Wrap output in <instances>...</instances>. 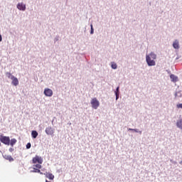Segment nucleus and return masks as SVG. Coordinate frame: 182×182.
<instances>
[{"mask_svg": "<svg viewBox=\"0 0 182 182\" xmlns=\"http://www.w3.org/2000/svg\"><path fill=\"white\" fill-rule=\"evenodd\" d=\"M157 58V55L154 53H151L149 55H146V60L148 66H156V61L154 60Z\"/></svg>", "mask_w": 182, "mask_h": 182, "instance_id": "obj_1", "label": "nucleus"}, {"mask_svg": "<svg viewBox=\"0 0 182 182\" xmlns=\"http://www.w3.org/2000/svg\"><path fill=\"white\" fill-rule=\"evenodd\" d=\"M0 141L3 143V144H6V146H9L11 143V138H9V136H5L4 135H1Z\"/></svg>", "mask_w": 182, "mask_h": 182, "instance_id": "obj_2", "label": "nucleus"}, {"mask_svg": "<svg viewBox=\"0 0 182 182\" xmlns=\"http://www.w3.org/2000/svg\"><path fill=\"white\" fill-rule=\"evenodd\" d=\"M41 168H42V165L41 164H36L33 166V171H31V173H39L40 174H43L41 171Z\"/></svg>", "mask_w": 182, "mask_h": 182, "instance_id": "obj_3", "label": "nucleus"}, {"mask_svg": "<svg viewBox=\"0 0 182 182\" xmlns=\"http://www.w3.org/2000/svg\"><path fill=\"white\" fill-rule=\"evenodd\" d=\"M91 105L93 109H97L100 106V102L97 100V98L95 97L91 100Z\"/></svg>", "mask_w": 182, "mask_h": 182, "instance_id": "obj_4", "label": "nucleus"}, {"mask_svg": "<svg viewBox=\"0 0 182 182\" xmlns=\"http://www.w3.org/2000/svg\"><path fill=\"white\" fill-rule=\"evenodd\" d=\"M33 164H36V163H38V164H42L43 163V159H42V157L36 155L35 157L33 158Z\"/></svg>", "mask_w": 182, "mask_h": 182, "instance_id": "obj_5", "label": "nucleus"}, {"mask_svg": "<svg viewBox=\"0 0 182 182\" xmlns=\"http://www.w3.org/2000/svg\"><path fill=\"white\" fill-rule=\"evenodd\" d=\"M45 132L46 134H48V136H53L55 133V129L52 127H48L46 128Z\"/></svg>", "mask_w": 182, "mask_h": 182, "instance_id": "obj_6", "label": "nucleus"}, {"mask_svg": "<svg viewBox=\"0 0 182 182\" xmlns=\"http://www.w3.org/2000/svg\"><path fill=\"white\" fill-rule=\"evenodd\" d=\"M44 95L47 97H52L53 96V91L49 88H46L44 90Z\"/></svg>", "mask_w": 182, "mask_h": 182, "instance_id": "obj_7", "label": "nucleus"}, {"mask_svg": "<svg viewBox=\"0 0 182 182\" xmlns=\"http://www.w3.org/2000/svg\"><path fill=\"white\" fill-rule=\"evenodd\" d=\"M17 9L19 11H26V5L23 4V3H18L17 4Z\"/></svg>", "mask_w": 182, "mask_h": 182, "instance_id": "obj_8", "label": "nucleus"}, {"mask_svg": "<svg viewBox=\"0 0 182 182\" xmlns=\"http://www.w3.org/2000/svg\"><path fill=\"white\" fill-rule=\"evenodd\" d=\"M11 84L14 86H18V85H19V81L18 80V78H16L15 76L14 77H11Z\"/></svg>", "mask_w": 182, "mask_h": 182, "instance_id": "obj_9", "label": "nucleus"}, {"mask_svg": "<svg viewBox=\"0 0 182 182\" xmlns=\"http://www.w3.org/2000/svg\"><path fill=\"white\" fill-rule=\"evenodd\" d=\"M44 175L47 178H49V180H53V178H55V176H53V174L50 173L46 172V173H44Z\"/></svg>", "mask_w": 182, "mask_h": 182, "instance_id": "obj_10", "label": "nucleus"}, {"mask_svg": "<svg viewBox=\"0 0 182 182\" xmlns=\"http://www.w3.org/2000/svg\"><path fill=\"white\" fill-rule=\"evenodd\" d=\"M173 47L174 49H178L180 48V46L178 44V41L176 40L173 43Z\"/></svg>", "mask_w": 182, "mask_h": 182, "instance_id": "obj_11", "label": "nucleus"}, {"mask_svg": "<svg viewBox=\"0 0 182 182\" xmlns=\"http://www.w3.org/2000/svg\"><path fill=\"white\" fill-rule=\"evenodd\" d=\"M170 77L172 82H177L178 80V77L173 74L170 75Z\"/></svg>", "mask_w": 182, "mask_h": 182, "instance_id": "obj_12", "label": "nucleus"}, {"mask_svg": "<svg viewBox=\"0 0 182 182\" xmlns=\"http://www.w3.org/2000/svg\"><path fill=\"white\" fill-rule=\"evenodd\" d=\"M176 126H177V127H178V129H182V119H179L177 121Z\"/></svg>", "mask_w": 182, "mask_h": 182, "instance_id": "obj_13", "label": "nucleus"}, {"mask_svg": "<svg viewBox=\"0 0 182 182\" xmlns=\"http://www.w3.org/2000/svg\"><path fill=\"white\" fill-rule=\"evenodd\" d=\"M38 132L32 131L31 136H32L33 139H36V137H38Z\"/></svg>", "mask_w": 182, "mask_h": 182, "instance_id": "obj_14", "label": "nucleus"}, {"mask_svg": "<svg viewBox=\"0 0 182 182\" xmlns=\"http://www.w3.org/2000/svg\"><path fill=\"white\" fill-rule=\"evenodd\" d=\"M9 144L11 146V147H14V146H15V144H16V139H11Z\"/></svg>", "mask_w": 182, "mask_h": 182, "instance_id": "obj_15", "label": "nucleus"}, {"mask_svg": "<svg viewBox=\"0 0 182 182\" xmlns=\"http://www.w3.org/2000/svg\"><path fill=\"white\" fill-rule=\"evenodd\" d=\"M111 68H112L113 69H117V64H116V63H111Z\"/></svg>", "mask_w": 182, "mask_h": 182, "instance_id": "obj_16", "label": "nucleus"}, {"mask_svg": "<svg viewBox=\"0 0 182 182\" xmlns=\"http://www.w3.org/2000/svg\"><path fill=\"white\" fill-rule=\"evenodd\" d=\"M115 96H116V99L117 100V99H119V87H117V90L115 91Z\"/></svg>", "mask_w": 182, "mask_h": 182, "instance_id": "obj_17", "label": "nucleus"}, {"mask_svg": "<svg viewBox=\"0 0 182 182\" xmlns=\"http://www.w3.org/2000/svg\"><path fill=\"white\" fill-rule=\"evenodd\" d=\"M6 160H9V161H14V158L11 156H7L6 157Z\"/></svg>", "mask_w": 182, "mask_h": 182, "instance_id": "obj_18", "label": "nucleus"}, {"mask_svg": "<svg viewBox=\"0 0 182 182\" xmlns=\"http://www.w3.org/2000/svg\"><path fill=\"white\" fill-rule=\"evenodd\" d=\"M6 76L9 77V79H12L14 76L11 74V73H6Z\"/></svg>", "mask_w": 182, "mask_h": 182, "instance_id": "obj_19", "label": "nucleus"}, {"mask_svg": "<svg viewBox=\"0 0 182 182\" xmlns=\"http://www.w3.org/2000/svg\"><path fill=\"white\" fill-rule=\"evenodd\" d=\"M90 26H91V31H90V33H91V35H92V34H93V33H94L93 25L91 24Z\"/></svg>", "mask_w": 182, "mask_h": 182, "instance_id": "obj_20", "label": "nucleus"}, {"mask_svg": "<svg viewBox=\"0 0 182 182\" xmlns=\"http://www.w3.org/2000/svg\"><path fill=\"white\" fill-rule=\"evenodd\" d=\"M176 107H177L178 109H182V104H178V105H176Z\"/></svg>", "mask_w": 182, "mask_h": 182, "instance_id": "obj_21", "label": "nucleus"}, {"mask_svg": "<svg viewBox=\"0 0 182 182\" xmlns=\"http://www.w3.org/2000/svg\"><path fill=\"white\" fill-rule=\"evenodd\" d=\"M31 143H28L26 144V149H31Z\"/></svg>", "mask_w": 182, "mask_h": 182, "instance_id": "obj_22", "label": "nucleus"}, {"mask_svg": "<svg viewBox=\"0 0 182 182\" xmlns=\"http://www.w3.org/2000/svg\"><path fill=\"white\" fill-rule=\"evenodd\" d=\"M14 148H9V151H10V153H12L14 151Z\"/></svg>", "mask_w": 182, "mask_h": 182, "instance_id": "obj_23", "label": "nucleus"}, {"mask_svg": "<svg viewBox=\"0 0 182 182\" xmlns=\"http://www.w3.org/2000/svg\"><path fill=\"white\" fill-rule=\"evenodd\" d=\"M128 130L134 132V129L129 128Z\"/></svg>", "mask_w": 182, "mask_h": 182, "instance_id": "obj_24", "label": "nucleus"}, {"mask_svg": "<svg viewBox=\"0 0 182 182\" xmlns=\"http://www.w3.org/2000/svg\"><path fill=\"white\" fill-rule=\"evenodd\" d=\"M0 42H2V36L0 35Z\"/></svg>", "mask_w": 182, "mask_h": 182, "instance_id": "obj_25", "label": "nucleus"}, {"mask_svg": "<svg viewBox=\"0 0 182 182\" xmlns=\"http://www.w3.org/2000/svg\"><path fill=\"white\" fill-rule=\"evenodd\" d=\"M134 132H135L136 133H139V131L137 129H134Z\"/></svg>", "mask_w": 182, "mask_h": 182, "instance_id": "obj_26", "label": "nucleus"}, {"mask_svg": "<svg viewBox=\"0 0 182 182\" xmlns=\"http://www.w3.org/2000/svg\"><path fill=\"white\" fill-rule=\"evenodd\" d=\"M46 182H50V181H48V180H46Z\"/></svg>", "mask_w": 182, "mask_h": 182, "instance_id": "obj_27", "label": "nucleus"}]
</instances>
